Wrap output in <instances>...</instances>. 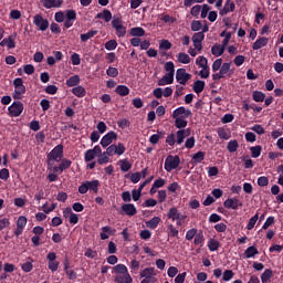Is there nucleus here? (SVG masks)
Returning <instances> with one entry per match:
<instances>
[{"instance_id":"49530a36","label":"nucleus","mask_w":283,"mask_h":283,"mask_svg":"<svg viewBox=\"0 0 283 283\" xmlns=\"http://www.w3.org/2000/svg\"><path fill=\"white\" fill-rule=\"evenodd\" d=\"M116 94L119 96H128L129 95V87L126 85H118L115 90Z\"/></svg>"},{"instance_id":"9d476101","label":"nucleus","mask_w":283,"mask_h":283,"mask_svg":"<svg viewBox=\"0 0 283 283\" xmlns=\"http://www.w3.org/2000/svg\"><path fill=\"white\" fill-rule=\"evenodd\" d=\"M180 167V157L178 156H168L165 160V169L169 171H174V169H178Z\"/></svg>"},{"instance_id":"a211bd4d","label":"nucleus","mask_w":283,"mask_h":283,"mask_svg":"<svg viewBox=\"0 0 283 283\" xmlns=\"http://www.w3.org/2000/svg\"><path fill=\"white\" fill-rule=\"evenodd\" d=\"M46 260L49 261L48 263L49 270L52 271V273H55V271H59V261H56L55 252H49L46 255Z\"/></svg>"},{"instance_id":"20e7f679","label":"nucleus","mask_w":283,"mask_h":283,"mask_svg":"<svg viewBox=\"0 0 283 283\" xmlns=\"http://www.w3.org/2000/svg\"><path fill=\"white\" fill-rule=\"evenodd\" d=\"M167 218L168 220L176 222L177 227H182V222L187 220V214H181L178 208L172 207L168 210Z\"/></svg>"},{"instance_id":"c756f323","label":"nucleus","mask_w":283,"mask_h":283,"mask_svg":"<svg viewBox=\"0 0 283 283\" xmlns=\"http://www.w3.org/2000/svg\"><path fill=\"white\" fill-rule=\"evenodd\" d=\"M174 83V75L171 73H166L159 81L158 85L165 86V85H171Z\"/></svg>"},{"instance_id":"ea45409f","label":"nucleus","mask_w":283,"mask_h":283,"mask_svg":"<svg viewBox=\"0 0 283 283\" xmlns=\"http://www.w3.org/2000/svg\"><path fill=\"white\" fill-rule=\"evenodd\" d=\"M258 253H260V252L258 251V248H255V247H253V245L249 247V248L244 251V255H245V258H248V259L255 258V255H258Z\"/></svg>"},{"instance_id":"6ab92c4d","label":"nucleus","mask_w":283,"mask_h":283,"mask_svg":"<svg viewBox=\"0 0 283 283\" xmlns=\"http://www.w3.org/2000/svg\"><path fill=\"white\" fill-rule=\"evenodd\" d=\"M28 224V218L25 216H20L17 220V229L14 231V234L19 238L21 233H23V229H25Z\"/></svg>"},{"instance_id":"1a4fd4ad","label":"nucleus","mask_w":283,"mask_h":283,"mask_svg":"<svg viewBox=\"0 0 283 283\" xmlns=\"http://www.w3.org/2000/svg\"><path fill=\"white\" fill-rule=\"evenodd\" d=\"M201 19H207L210 21V23H214L218 19V12L211 11V7L209 4H202L201 6Z\"/></svg>"},{"instance_id":"c85d7f7f","label":"nucleus","mask_w":283,"mask_h":283,"mask_svg":"<svg viewBox=\"0 0 283 283\" xmlns=\"http://www.w3.org/2000/svg\"><path fill=\"white\" fill-rule=\"evenodd\" d=\"M177 62L181 63L182 65H189L191 63V56L188 53L179 52L177 54Z\"/></svg>"},{"instance_id":"09e8293b","label":"nucleus","mask_w":283,"mask_h":283,"mask_svg":"<svg viewBox=\"0 0 283 283\" xmlns=\"http://www.w3.org/2000/svg\"><path fill=\"white\" fill-rule=\"evenodd\" d=\"M252 158H260L262 155V146H253L250 148Z\"/></svg>"},{"instance_id":"a878e982","label":"nucleus","mask_w":283,"mask_h":283,"mask_svg":"<svg viewBox=\"0 0 283 283\" xmlns=\"http://www.w3.org/2000/svg\"><path fill=\"white\" fill-rule=\"evenodd\" d=\"M115 233H116V229H112V227L105 226L102 228L99 238L101 240H108L109 235H114Z\"/></svg>"},{"instance_id":"cd10ccee","label":"nucleus","mask_w":283,"mask_h":283,"mask_svg":"<svg viewBox=\"0 0 283 283\" xmlns=\"http://www.w3.org/2000/svg\"><path fill=\"white\" fill-rule=\"evenodd\" d=\"M114 281L116 283H133L134 282V280L132 279V275H129V272L116 275Z\"/></svg>"},{"instance_id":"69168bd1","label":"nucleus","mask_w":283,"mask_h":283,"mask_svg":"<svg viewBox=\"0 0 283 283\" xmlns=\"http://www.w3.org/2000/svg\"><path fill=\"white\" fill-rule=\"evenodd\" d=\"M21 269L24 273H30L32 269H34V265L32 264V261H27L21 265Z\"/></svg>"},{"instance_id":"a19ab883","label":"nucleus","mask_w":283,"mask_h":283,"mask_svg":"<svg viewBox=\"0 0 283 283\" xmlns=\"http://www.w3.org/2000/svg\"><path fill=\"white\" fill-rule=\"evenodd\" d=\"M271 277H273V271L271 269H266L262 274H261V282L262 283H269Z\"/></svg>"},{"instance_id":"79ce46f5","label":"nucleus","mask_w":283,"mask_h":283,"mask_svg":"<svg viewBox=\"0 0 283 283\" xmlns=\"http://www.w3.org/2000/svg\"><path fill=\"white\" fill-rule=\"evenodd\" d=\"M208 249L209 251H218L220 249V241L216 239H210L208 241Z\"/></svg>"},{"instance_id":"4be33fe9","label":"nucleus","mask_w":283,"mask_h":283,"mask_svg":"<svg viewBox=\"0 0 283 283\" xmlns=\"http://www.w3.org/2000/svg\"><path fill=\"white\" fill-rule=\"evenodd\" d=\"M43 8L52 10V8H61L63 0H41Z\"/></svg>"},{"instance_id":"37998d69","label":"nucleus","mask_w":283,"mask_h":283,"mask_svg":"<svg viewBox=\"0 0 283 283\" xmlns=\"http://www.w3.org/2000/svg\"><path fill=\"white\" fill-rule=\"evenodd\" d=\"M196 65H198V67H209V60H207V57L203 55H199L196 59Z\"/></svg>"},{"instance_id":"de8ad7c7","label":"nucleus","mask_w":283,"mask_h":283,"mask_svg":"<svg viewBox=\"0 0 283 283\" xmlns=\"http://www.w3.org/2000/svg\"><path fill=\"white\" fill-rule=\"evenodd\" d=\"M218 136L222 140H229V138H231V133L229 130L224 129V128H219L218 129Z\"/></svg>"},{"instance_id":"5fc2aeb1","label":"nucleus","mask_w":283,"mask_h":283,"mask_svg":"<svg viewBox=\"0 0 283 283\" xmlns=\"http://www.w3.org/2000/svg\"><path fill=\"white\" fill-rule=\"evenodd\" d=\"M94 158H96L94 150L88 149L85 151V154H84L85 163H92V160H94Z\"/></svg>"},{"instance_id":"473e14b6","label":"nucleus","mask_w":283,"mask_h":283,"mask_svg":"<svg viewBox=\"0 0 283 283\" xmlns=\"http://www.w3.org/2000/svg\"><path fill=\"white\" fill-rule=\"evenodd\" d=\"M72 94H74V96H77V98H83L85 94H87V92L83 86H75L72 88Z\"/></svg>"},{"instance_id":"c03bdc74","label":"nucleus","mask_w":283,"mask_h":283,"mask_svg":"<svg viewBox=\"0 0 283 283\" xmlns=\"http://www.w3.org/2000/svg\"><path fill=\"white\" fill-rule=\"evenodd\" d=\"M238 147H240L238 140L232 139L228 143L227 149L230 154H234V151H238Z\"/></svg>"},{"instance_id":"f257e3e1","label":"nucleus","mask_w":283,"mask_h":283,"mask_svg":"<svg viewBox=\"0 0 283 283\" xmlns=\"http://www.w3.org/2000/svg\"><path fill=\"white\" fill-rule=\"evenodd\" d=\"M187 125V117L175 118V127L178 130L176 134L171 133L166 137V143L169 147H174V145H182V143H185V138L191 135V128H185Z\"/></svg>"},{"instance_id":"7c9ffc66","label":"nucleus","mask_w":283,"mask_h":283,"mask_svg":"<svg viewBox=\"0 0 283 283\" xmlns=\"http://www.w3.org/2000/svg\"><path fill=\"white\" fill-rule=\"evenodd\" d=\"M95 19H104L106 23H109V21H113L112 11L104 9L103 12L96 14Z\"/></svg>"},{"instance_id":"13d9d810","label":"nucleus","mask_w":283,"mask_h":283,"mask_svg":"<svg viewBox=\"0 0 283 283\" xmlns=\"http://www.w3.org/2000/svg\"><path fill=\"white\" fill-rule=\"evenodd\" d=\"M98 165H107L109 163V155L107 151H104L97 159Z\"/></svg>"},{"instance_id":"3c124183","label":"nucleus","mask_w":283,"mask_h":283,"mask_svg":"<svg viewBox=\"0 0 283 283\" xmlns=\"http://www.w3.org/2000/svg\"><path fill=\"white\" fill-rule=\"evenodd\" d=\"M116 48H118V42H116V40H109L105 43V50L108 52L116 50Z\"/></svg>"},{"instance_id":"412c9836","label":"nucleus","mask_w":283,"mask_h":283,"mask_svg":"<svg viewBox=\"0 0 283 283\" xmlns=\"http://www.w3.org/2000/svg\"><path fill=\"white\" fill-rule=\"evenodd\" d=\"M229 12H235V2L231 0L226 1L223 8L219 11V14L221 17H226V14H229Z\"/></svg>"},{"instance_id":"9b49d317","label":"nucleus","mask_w":283,"mask_h":283,"mask_svg":"<svg viewBox=\"0 0 283 283\" xmlns=\"http://www.w3.org/2000/svg\"><path fill=\"white\" fill-rule=\"evenodd\" d=\"M107 156H123L125 154V145L123 143L113 144L106 148Z\"/></svg>"},{"instance_id":"a18cd8bd","label":"nucleus","mask_w":283,"mask_h":283,"mask_svg":"<svg viewBox=\"0 0 283 283\" xmlns=\"http://www.w3.org/2000/svg\"><path fill=\"white\" fill-rule=\"evenodd\" d=\"M252 98L255 101V103H262L264 102V98H266V95L260 91H254L252 93Z\"/></svg>"},{"instance_id":"f8f14e48","label":"nucleus","mask_w":283,"mask_h":283,"mask_svg":"<svg viewBox=\"0 0 283 283\" xmlns=\"http://www.w3.org/2000/svg\"><path fill=\"white\" fill-rule=\"evenodd\" d=\"M33 23L41 32H45V30L50 28V21H48V19L43 18L41 14H35L33 17Z\"/></svg>"},{"instance_id":"bb28decb","label":"nucleus","mask_w":283,"mask_h":283,"mask_svg":"<svg viewBox=\"0 0 283 283\" xmlns=\"http://www.w3.org/2000/svg\"><path fill=\"white\" fill-rule=\"evenodd\" d=\"M269 45V38L262 36L259 38L253 44L252 49L253 50H262V48H266Z\"/></svg>"},{"instance_id":"dca6fc26","label":"nucleus","mask_w":283,"mask_h":283,"mask_svg":"<svg viewBox=\"0 0 283 283\" xmlns=\"http://www.w3.org/2000/svg\"><path fill=\"white\" fill-rule=\"evenodd\" d=\"M10 116L17 118L20 114H23V103L13 102L11 106L8 107Z\"/></svg>"},{"instance_id":"f704fd0d","label":"nucleus","mask_w":283,"mask_h":283,"mask_svg":"<svg viewBox=\"0 0 283 283\" xmlns=\"http://www.w3.org/2000/svg\"><path fill=\"white\" fill-rule=\"evenodd\" d=\"M81 83V77L78 75H73L66 80L67 87H76Z\"/></svg>"},{"instance_id":"7ed1b4c3","label":"nucleus","mask_w":283,"mask_h":283,"mask_svg":"<svg viewBox=\"0 0 283 283\" xmlns=\"http://www.w3.org/2000/svg\"><path fill=\"white\" fill-rule=\"evenodd\" d=\"M63 160V145L55 146L48 156V169H52L55 163H61Z\"/></svg>"},{"instance_id":"0eeeda50","label":"nucleus","mask_w":283,"mask_h":283,"mask_svg":"<svg viewBox=\"0 0 283 283\" xmlns=\"http://www.w3.org/2000/svg\"><path fill=\"white\" fill-rule=\"evenodd\" d=\"M111 23L119 39H123V36L127 34V27L123 25V19L115 15L113 17V20Z\"/></svg>"},{"instance_id":"4d7b16f0","label":"nucleus","mask_w":283,"mask_h":283,"mask_svg":"<svg viewBox=\"0 0 283 283\" xmlns=\"http://www.w3.org/2000/svg\"><path fill=\"white\" fill-rule=\"evenodd\" d=\"M178 229L174 224H168V235L169 238H178Z\"/></svg>"},{"instance_id":"423d86ee","label":"nucleus","mask_w":283,"mask_h":283,"mask_svg":"<svg viewBox=\"0 0 283 283\" xmlns=\"http://www.w3.org/2000/svg\"><path fill=\"white\" fill-rule=\"evenodd\" d=\"M13 86H14L13 98L15 101H21V98H23V94H25V85L23 84V78L21 77L14 78Z\"/></svg>"},{"instance_id":"338daca9","label":"nucleus","mask_w":283,"mask_h":283,"mask_svg":"<svg viewBox=\"0 0 283 283\" xmlns=\"http://www.w3.org/2000/svg\"><path fill=\"white\" fill-rule=\"evenodd\" d=\"M222 65H223L222 59H217V60L212 63V72H220Z\"/></svg>"},{"instance_id":"6e6d98bb","label":"nucleus","mask_w":283,"mask_h":283,"mask_svg":"<svg viewBox=\"0 0 283 283\" xmlns=\"http://www.w3.org/2000/svg\"><path fill=\"white\" fill-rule=\"evenodd\" d=\"M259 218H260V216L256 213V214H254V216L250 219V221H249V223H248V226H247L248 231L253 230V228H254L255 224L258 223Z\"/></svg>"},{"instance_id":"864d4df0","label":"nucleus","mask_w":283,"mask_h":283,"mask_svg":"<svg viewBox=\"0 0 283 283\" xmlns=\"http://www.w3.org/2000/svg\"><path fill=\"white\" fill-rule=\"evenodd\" d=\"M119 165H120V170L124 172H127L129 171V169H132V164L127 159L120 160Z\"/></svg>"},{"instance_id":"0e129e2a","label":"nucleus","mask_w":283,"mask_h":283,"mask_svg":"<svg viewBox=\"0 0 283 283\" xmlns=\"http://www.w3.org/2000/svg\"><path fill=\"white\" fill-rule=\"evenodd\" d=\"M186 149H193L196 147V137H189L185 142Z\"/></svg>"},{"instance_id":"b1692460","label":"nucleus","mask_w":283,"mask_h":283,"mask_svg":"<svg viewBox=\"0 0 283 283\" xmlns=\"http://www.w3.org/2000/svg\"><path fill=\"white\" fill-rule=\"evenodd\" d=\"M17 36V34H14L13 36L10 35L7 39H3L0 42L1 48H8V50H14V48H17V42H14V38Z\"/></svg>"},{"instance_id":"72a5a7b5","label":"nucleus","mask_w":283,"mask_h":283,"mask_svg":"<svg viewBox=\"0 0 283 283\" xmlns=\"http://www.w3.org/2000/svg\"><path fill=\"white\" fill-rule=\"evenodd\" d=\"M192 90L196 94H200L205 90V81L198 80L193 83Z\"/></svg>"},{"instance_id":"39448f33","label":"nucleus","mask_w":283,"mask_h":283,"mask_svg":"<svg viewBox=\"0 0 283 283\" xmlns=\"http://www.w3.org/2000/svg\"><path fill=\"white\" fill-rule=\"evenodd\" d=\"M101 182L98 180H92V181H84L78 187V193L84 196V193H87L88 191H93L94 193H98V186Z\"/></svg>"},{"instance_id":"4468645a","label":"nucleus","mask_w":283,"mask_h":283,"mask_svg":"<svg viewBox=\"0 0 283 283\" xmlns=\"http://www.w3.org/2000/svg\"><path fill=\"white\" fill-rule=\"evenodd\" d=\"M229 72H231V62H226L221 65V69L218 73L212 74V80L220 81V78H224Z\"/></svg>"},{"instance_id":"ddd939ff","label":"nucleus","mask_w":283,"mask_h":283,"mask_svg":"<svg viewBox=\"0 0 283 283\" xmlns=\"http://www.w3.org/2000/svg\"><path fill=\"white\" fill-rule=\"evenodd\" d=\"M176 81L179 85H187V82L191 81V74L187 73L185 69H178L176 71Z\"/></svg>"},{"instance_id":"6e6552de","label":"nucleus","mask_w":283,"mask_h":283,"mask_svg":"<svg viewBox=\"0 0 283 283\" xmlns=\"http://www.w3.org/2000/svg\"><path fill=\"white\" fill-rule=\"evenodd\" d=\"M140 277H143L140 283H156L158 280L156 279V269L146 268L140 272Z\"/></svg>"},{"instance_id":"bf43d9fd","label":"nucleus","mask_w":283,"mask_h":283,"mask_svg":"<svg viewBox=\"0 0 283 283\" xmlns=\"http://www.w3.org/2000/svg\"><path fill=\"white\" fill-rule=\"evenodd\" d=\"M200 30H202V22H200V20H193L191 22V31L200 32Z\"/></svg>"},{"instance_id":"4c0bfd02","label":"nucleus","mask_w":283,"mask_h":283,"mask_svg":"<svg viewBox=\"0 0 283 283\" xmlns=\"http://www.w3.org/2000/svg\"><path fill=\"white\" fill-rule=\"evenodd\" d=\"M97 34H98V31H94V30L88 31L87 33H83V34L80 35L81 41L83 43H85V42L90 41V39H94V36H96Z\"/></svg>"},{"instance_id":"603ef678","label":"nucleus","mask_w":283,"mask_h":283,"mask_svg":"<svg viewBox=\"0 0 283 283\" xmlns=\"http://www.w3.org/2000/svg\"><path fill=\"white\" fill-rule=\"evenodd\" d=\"M233 275H235L233 270H226L222 274L223 282H231V280H233Z\"/></svg>"},{"instance_id":"052dcab7","label":"nucleus","mask_w":283,"mask_h":283,"mask_svg":"<svg viewBox=\"0 0 283 283\" xmlns=\"http://www.w3.org/2000/svg\"><path fill=\"white\" fill-rule=\"evenodd\" d=\"M205 160V153L203 151H198L192 156V163L200 164Z\"/></svg>"},{"instance_id":"58836bf2","label":"nucleus","mask_w":283,"mask_h":283,"mask_svg":"<svg viewBox=\"0 0 283 283\" xmlns=\"http://www.w3.org/2000/svg\"><path fill=\"white\" fill-rule=\"evenodd\" d=\"M130 36H145V29L135 27L129 30Z\"/></svg>"},{"instance_id":"2f4dec72","label":"nucleus","mask_w":283,"mask_h":283,"mask_svg":"<svg viewBox=\"0 0 283 283\" xmlns=\"http://www.w3.org/2000/svg\"><path fill=\"white\" fill-rule=\"evenodd\" d=\"M224 46H221V44H214L211 48V54L213 56H222L224 54Z\"/></svg>"},{"instance_id":"8fccbe9b","label":"nucleus","mask_w":283,"mask_h":283,"mask_svg":"<svg viewBox=\"0 0 283 283\" xmlns=\"http://www.w3.org/2000/svg\"><path fill=\"white\" fill-rule=\"evenodd\" d=\"M201 10H202V6L200 4L193 6L190 10L191 17H195L196 19H198L201 14Z\"/></svg>"},{"instance_id":"2eb2a0df","label":"nucleus","mask_w":283,"mask_h":283,"mask_svg":"<svg viewBox=\"0 0 283 283\" xmlns=\"http://www.w3.org/2000/svg\"><path fill=\"white\" fill-rule=\"evenodd\" d=\"M117 138H118V134L111 130L102 137L101 145L102 147H109L114 143V140H117Z\"/></svg>"},{"instance_id":"5701e85b","label":"nucleus","mask_w":283,"mask_h":283,"mask_svg":"<svg viewBox=\"0 0 283 283\" xmlns=\"http://www.w3.org/2000/svg\"><path fill=\"white\" fill-rule=\"evenodd\" d=\"M226 209H238V207H242V202L238 198H229L223 202Z\"/></svg>"},{"instance_id":"f3484780","label":"nucleus","mask_w":283,"mask_h":283,"mask_svg":"<svg viewBox=\"0 0 283 283\" xmlns=\"http://www.w3.org/2000/svg\"><path fill=\"white\" fill-rule=\"evenodd\" d=\"M205 41V33L197 32L192 35V44L197 52H202V42Z\"/></svg>"},{"instance_id":"f03ea898","label":"nucleus","mask_w":283,"mask_h":283,"mask_svg":"<svg viewBox=\"0 0 283 283\" xmlns=\"http://www.w3.org/2000/svg\"><path fill=\"white\" fill-rule=\"evenodd\" d=\"M54 20L56 23H63L66 30H70L72 25H74V21H76V11L67 10L65 13L63 11H59L54 14Z\"/></svg>"},{"instance_id":"680f3d73","label":"nucleus","mask_w":283,"mask_h":283,"mask_svg":"<svg viewBox=\"0 0 283 283\" xmlns=\"http://www.w3.org/2000/svg\"><path fill=\"white\" fill-rule=\"evenodd\" d=\"M164 70H166V72H168L167 74H175L176 72V65H174V62H166Z\"/></svg>"},{"instance_id":"e2e57ef3","label":"nucleus","mask_w":283,"mask_h":283,"mask_svg":"<svg viewBox=\"0 0 283 283\" xmlns=\"http://www.w3.org/2000/svg\"><path fill=\"white\" fill-rule=\"evenodd\" d=\"M57 205L56 203H52L51 206H48V202H45L42 206V211L44 213H52V211H54V209H56Z\"/></svg>"},{"instance_id":"393cba45","label":"nucleus","mask_w":283,"mask_h":283,"mask_svg":"<svg viewBox=\"0 0 283 283\" xmlns=\"http://www.w3.org/2000/svg\"><path fill=\"white\" fill-rule=\"evenodd\" d=\"M122 211L125 213V216H136L138 211L136 210V206L134 203H124L122 205Z\"/></svg>"},{"instance_id":"c9c22d12","label":"nucleus","mask_w":283,"mask_h":283,"mask_svg":"<svg viewBox=\"0 0 283 283\" xmlns=\"http://www.w3.org/2000/svg\"><path fill=\"white\" fill-rule=\"evenodd\" d=\"M160 224V217H154L150 220L146 221V227L148 229H156Z\"/></svg>"},{"instance_id":"774afa93","label":"nucleus","mask_w":283,"mask_h":283,"mask_svg":"<svg viewBox=\"0 0 283 283\" xmlns=\"http://www.w3.org/2000/svg\"><path fill=\"white\" fill-rule=\"evenodd\" d=\"M117 125H118V127H119L120 129H127V127H129L130 123H129L128 119L123 118V119H119V120L117 122Z\"/></svg>"},{"instance_id":"e433bc0d","label":"nucleus","mask_w":283,"mask_h":283,"mask_svg":"<svg viewBox=\"0 0 283 283\" xmlns=\"http://www.w3.org/2000/svg\"><path fill=\"white\" fill-rule=\"evenodd\" d=\"M113 271L116 275H123L125 273H129V270L125 266V264H117L113 268Z\"/></svg>"},{"instance_id":"aec40b11","label":"nucleus","mask_w":283,"mask_h":283,"mask_svg":"<svg viewBox=\"0 0 283 283\" xmlns=\"http://www.w3.org/2000/svg\"><path fill=\"white\" fill-rule=\"evenodd\" d=\"M191 112L186 109L185 106H180L172 112V118H189Z\"/></svg>"}]
</instances>
